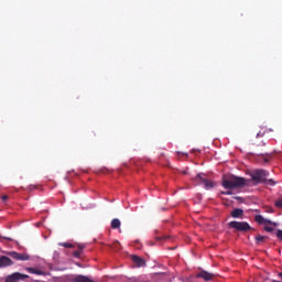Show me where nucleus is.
Listing matches in <instances>:
<instances>
[{"label":"nucleus","instance_id":"obj_13","mask_svg":"<svg viewBox=\"0 0 282 282\" xmlns=\"http://www.w3.org/2000/svg\"><path fill=\"white\" fill-rule=\"evenodd\" d=\"M26 272H29L30 274H36L37 276H45L44 271L32 267L26 268Z\"/></svg>","mask_w":282,"mask_h":282},{"label":"nucleus","instance_id":"obj_16","mask_svg":"<svg viewBox=\"0 0 282 282\" xmlns=\"http://www.w3.org/2000/svg\"><path fill=\"white\" fill-rule=\"evenodd\" d=\"M265 239H268V237H265V236H261V235L256 236L257 246H261V243H263V241H265Z\"/></svg>","mask_w":282,"mask_h":282},{"label":"nucleus","instance_id":"obj_22","mask_svg":"<svg viewBox=\"0 0 282 282\" xmlns=\"http://www.w3.org/2000/svg\"><path fill=\"white\" fill-rule=\"evenodd\" d=\"M265 232H274V228L264 226Z\"/></svg>","mask_w":282,"mask_h":282},{"label":"nucleus","instance_id":"obj_9","mask_svg":"<svg viewBox=\"0 0 282 282\" xmlns=\"http://www.w3.org/2000/svg\"><path fill=\"white\" fill-rule=\"evenodd\" d=\"M254 221L257 223V224H269V226H276V223H274V221H272V220H270V219H265L263 216H261V215H256L254 216Z\"/></svg>","mask_w":282,"mask_h":282},{"label":"nucleus","instance_id":"obj_15","mask_svg":"<svg viewBox=\"0 0 282 282\" xmlns=\"http://www.w3.org/2000/svg\"><path fill=\"white\" fill-rule=\"evenodd\" d=\"M260 158H262V161L264 162V164H268V162L272 160V153L261 154Z\"/></svg>","mask_w":282,"mask_h":282},{"label":"nucleus","instance_id":"obj_3","mask_svg":"<svg viewBox=\"0 0 282 282\" xmlns=\"http://www.w3.org/2000/svg\"><path fill=\"white\" fill-rule=\"evenodd\" d=\"M229 228H234V230H237L238 232H248V230H252V227L248 221H237L232 220L228 223Z\"/></svg>","mask_w":282,"mask_h":282},{"label":"nucleus","instance_id":"obj_11","mask_svg":"<svg viewBox=\"0 0 282 282\" xmlns=\"http://www.w3.org/2000/svg\"><path fill=\"white\" fill-rule=\"evenodd\" d=\"M14 262H12V259L9 257L2 256L0 257V268H8L12 265Z\"/></svg>","mask_w":282,"mask_h":282},{"label":"nucleus","instance_id":"obj_8","mask_svg":"<svg viewBox=\"0 0 282 282\" xmlns=\"http://www.w3.org/2000/svg\"><path fill=\"white\" fill-rule=\"evenodd\" d=\"M196 279H204V281H213L215 279V274L208 271H200L196 274Z\"/></svg>","mask_w":282,"mask_h":282},{"label":"nucleus","instance_id":"obj_14","mask_svg":"<svg viewBox=\"0 0 282 282\" xmlns=\"http://www.w3.org/2000/svg\"><path fill=\"white\" fill-rule=\"evenodd\" d=\"M111 228L112 230H118V228H120V219L113 218L111 220Z\"/></svg>","mask_w":282,"mask_h":282},{"label":"nucleus","instance_id":"obj_6","mask_svg":"<svg viewBox=\"0 0 282 282\" xmlns=\"http://www.w3.org/2000/svg\"><path fill=\"white\" fill-rule=\"evenodd\" d=\"M263 135H265V130H260L256 138L251 140V144H253L254 147H265V142H263V140H260V138H263Z\"/></svg>","mask_w":282,"mask_h":282},{"label":"nucleus","instance_id":"obj_2","mask_svg":"<svg viewBox=\"0 0 282 282\" xmlns=\"http://www.w3.org/2000/svg\"><path fill=\"white\" fill-rule=\"evenodd\" d=\"M194 182L198 185H204L206 191H210V188H215V183L213 181L206 178V174L199 173L194 177Z\"/></svg>","mask_w":282,"mask_h":282},{"label":"nucleus","instance_id":"obj_26","mask_svg":"<svg viewBox=\"0 0 282 282\" xmlns=\"http://www.w3.org/2000/svg\"><path fill=\"white\" fill-rule=\"evenodd\" d=\"M6 199H8V196L7 195L2 196V202H6Z\"/></svg>","mask_w":282,"mask_h":282},{"label":"nucleus","instance_id":"obj_5","mask_svg":"<svg viewBox=\"0 0 282 282\" xmlns=\"http://www.w3.org/2000/svg\"><path fill=\"white\" fill-rule=\"evenodd\" d=\"M25 279H30V275L15 272L6 278V282H17V281H25Z\"/></svg>","mask_w":282,"mask_h":282},{"label":"nucleus","instance_id":"obj_20","mask_svg":"<svg viewBox=\"0 0 282 282\" xmlns=\"http://www.w3.org/2000/svg\"><path fill=\"white\" fill-rule=\"evenodd\" d=\"M80 254H83V252L78 250L73 252V257H75V259H80Z\"/></svg>","mask_w":282,"mask_h":282},{"label":"nucleus","instance_id":"obj_27","mask_svg":"<svg viewBox=\"0 0 282 282\" xmlns=\"http://www.w3.org/2000/svg\"><path fill=\"white\" fill-rule=\"evenodd\" d=\"M278 276H280V279H282V272H280V273L278 274Z\"/></svg>","mask_w":282,"mask_h":282},{"label":"nucleus","instance_id":"obj_17","mask_svg":"<svg viewBox=\"0 0 282 282\" xmlns=\"http://www.w3.org/2000/svg\"><path fill=\"white\" fill-rule=\"evenodd\" d=\"M263 184H267L269 186H274V184H276V182H274V180L272 178H265V181L263 182Z\"/></svg>","mask_w":282,"mask_h":282},{"label":"nucleus","instance_id":"obj_4","mask_svg":"<svg viewBox=\"0 0 282 282\" xmlns=\"http://www.w3.org/2000/svg\"><path fill=\"white\" fill-rule=\"evenodd\" d=\"M269 175H270V172L265 170H256L251 174V178L256 184H263V182H265V177H268Z\"/></svg>","mask_w":282,"mask_h":282},{"label":"nucleus","instance_id":"obj_24","mask_svg":"<svg viewBox=\"0 0 282 282\" xmlns=\"http://www.w3.org/2000/svg\"><path fill=\"white\" fill-rule=\"evenodd\" d=\"M0 239H6L7 241H12V238H10V237H3V236H1V235H0Z\"/></svg>","mask_w":282,"mask_h":282},{"label":"nucleus","instance_id":"obj_1","mask_svg":"<svg viewBox=\"0 0 282 282\" xmlns=\"http://www.w3.org/2000/svg\"><path fill=\"white\" fill-rule=\"evenodd\" d=\"M224 188L232 191L234 188H243L246 186V178L239 176H230L223 180Z\"/></svg>","mask_w":282,"mask_h":282},{"label":"nucleus","instance_id":"obj_7","mask_svg":"<svg viewBox=\"0 0 282 282\" xmlns=\"http://www.w3.org/2000/svg\"><path fill=\"white\" fill-rule=\"evenodd\" d=\"M8 254L12 259H15V261H29L30 260V256L28 253H19L15 251H10Z\"/></svg>","mask_w":282,"mask_h":282},{"label":"nucleus","instance_id":"obj_28","mask_svg":"<svg viewBox=\"0 0 282 282\" xmlns=\"http://www.w3.org/2000/svg\"><path fill=\"white\" fill-rule=\"evenodd\" d=\"M272 282H282V281H279V280H272Z\"/></svg>","mask_w":282,"mask_h":282},{"label":"nucleus","instance_id":"obj_10","mask_svg":"<svg viewBox=\"0 0 282 282\" xmlns=\"http://www.w3.org/2000/svg\"><path fill=\"white\" fill-rule=\"evenodd\" d=\"M131 261H133L137 268H144L147 265V261L138 256H131Z\"/></svg>","mask_w":282,"mask_h":282},{"label":"nucleus","instance_id":"obj_18","mask_svg":"<svg viewBox=\"0 0 282 282\" xmlns=\"http://www.w3.org/2000/svg\"><path fill=\"white\" fill-rule=\"evenodd\" d=\"M110 248H111L112 250H120V242H119V241H115V242L112 243V246H110Z\"/></svg>","mask_w":282,"mask_h":282},{"label":"nucleus","instance_id":"obj_12","mask_svg":"<svg viewBox=\"0 0 282 282\" xmlns=\"http://www.w3.org/2000/svg\"><path fill=\"white\" fill-rule=\"evenodd\" d=\"M230 216L234 219H241V217H243V209L241 208H236L230 213Z\"/></svg>","mask_w":282,"mask_h":282},{"label":"nucleus","instance_id":"obj_19","mask_svg":"<svg viewBox=\"0 0 282 282\" xmlns=\"http://www.w3.org/2000/svg\"><path fill=\"white\" fill-rule=\"evenodd\" d=\"M59 246H63V248H74V245L68 243V242H62Z\"/></svg>","mask_w":282,"mask_h":282},{"label":"nucleus","instance_id":"obj_21","mask_svg":"<svg viewBox=\"0 0 282 282\" xmlns=\"http://www.w3.org/2000/svg\"><path fill=\"white\" fill-rule=\"evenodd\" d=\"M275 206H276V208H282V198H279V199L275 202Z\"/></svg>","mask_w":282,"mask_h":282},{"label":"nucleus","instance_id":"obj_25","mask_svg":"<svg viewBox=\"0 0 282 282\" xmlns=\"http://www.w3.org/2000/svg\"><path fill=\"white\" fill-rule=\"evenodd\" d=\"M223 195H232V192L228 191V192H223Z\"/></svg>","mask_w":282,"mask_h":282},{"label":"nucleus","instance_id":"obj_23","mask_svg":"<svg viewBox=\"0 0 282 282\" xmlns=\"http://www.w3.org/2000/svg\"><path fill=\"white\" fill-rule=\"evenodd\" d=\"M83 250H85V245H78V251L83 252Z\"/></svg>","mask_w":282,"mask_h":282}]
</instances>
